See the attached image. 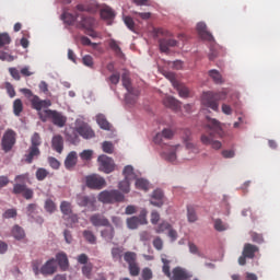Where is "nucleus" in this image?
I'll return each instance as SVG.
<instances>
[{
    "label": "nucleus",
    "instance_id": "c03bdc74",
    "mask_svg": "<svg viewBox=\"0 0 280 280\" xmlns=\"http://www.w3.org/2000/svg\"><path fill=\"white\" fill-rule=\"evenodd\" d=\"M12 235L15 240H23V237H25V231L23 228L15 225L12 229Z\"/></svg>",
    "mask_w": 280,
    "mask_h": 280
},
{
    "label": "nucleus",
    "instance_id": "bb28decb",
    "mask_svg": "<svg viewBox=\"0 0 280 280\" xmlns=\"http://www.w3.org/2000/svg\"><path fill=\"white\" fill-rule=\"evenodd\" d=\"M183 141H184V143H186L187 150H192V152H195V154H197L198 148H196V145H194V143L189 142V141H191V131L189 129L184 130Z\"/></svg>",
    "mask_w": 280,
    "mask_h": 280
},
{
    "label": "nucleus",
    "instance_id": "7c9ffc66",
    "mask_svg": "<svg viewBox=\"0 0 280 280\" xmlns=\"http://www.w3.org/2000/svg\"><path fill=\"white\" fill-rule=\"evenodd\" d=\"M101 19H103V21H113V19H115V11H113L110 9V7H103L101 9Z\"/></svg>",
    "mask_w": 280,
    "mask_h": 280
},
{
    "label": "nucleus",
    "instance_id": "473e14b6",
    "mask_svg": "<svg viewBox=\"0 0 280 280\" xmlns=\"http://www.w3.org/2000/svg\"><path fill=\"white\" fill-rule=\"evenodd\" d=\"M100 202H104V205H113V194L112 190H103L98 195Z\"/></svg>",
    "mask_w": 280,
    "mask_h": 280
},
{
    "label": "nucleus",
    "instance_id": "0e129e2a",
    "mask_svg": "<svg viewBox=\"0 0 280 280\" xmlns=\"http://www.w3.org/2000/svg\"><path fill=\"white\" fill-rule=\"evenodd\" d=\"M82 161H91L93 159V150H84L80 153Z\"/></svg>",
    "mask_w": 280,
    "mask_h": 280
},
{
    "label": "nucleus",
    "instance_id": "c756f323",
    "mask_svg": "<svg viewBox=\"0 0 280 280\" xmlns=\"http://www.w3.org/2000/svg\"><path fill=\"white\" fill-rule=\"evenodd\" d=\"M96 124L102 128V130H110L113 126L110 122H108V119H106V116L104 114H97L96 115Z\"/></svg>",
    "mask_w": 280,
    "mask_h": 280
},
{
    "label": "nucleus",
    "instance_id": "e2e57ef3",
    "mask_svg": "<svg viewBox=\"0 0 280 280\" xmlns=\"http://www.w3.org/2000/svg\"><path fill=\"white\" fill-rule=\"evenodd\" d=\"M48 163L52 170H60V161H58V159L49 156Z\"/></svg>",
    "mask_w": 280,
    "mask_h": 280
},
{
    "label": "nucleus",
    "instance_id": "20e7f679",
    "mask_svg": "<svg viewBox=\"0 0 280 280\" xmlns=\"http://www.w3.org/2000/svg\"><path fill=\"white\" fill-rule=\"evenodd\" d=\"M43 144V139L40 138V133L34 132V135L31 137V145L27 149L24 161L28 165H32L38 156H40V145Z\"/></svg>",
    "mask_w": 280,
    "mask_h": 280
},
{
    "label": "nucleus",
    "instance_id": "de8ad7c7",
    "mask_svg": "<svg viewBox=\"0 0 280 280\" xmlns=\"http://www.w3.org/2000/svg\"><path fill=\"white\" fill-rule=\"evenodd\" d=\"M124 194H121L119 190H112V203L113 202H124L125 200Z\"/></svg>",
    "mask_w": 280,
    "mask_h": 280
},
{
    "label": "nucleus",
    "instance_id": "a878e982",
    "mask_svg": "<svg viewBox=\"0 0 280 280\" xmlns=\"http://www.w3.org/2000/svg\"><path fill=\"white\" fill-rule=\"evenodd\" d=\"M153 207H163V190L155 189L150 201Z\"/></svg>",
    "mask_w": 280,
    "mask_h": 280
},
{
    "label": "nucleus",
    "instance_id": "7ed1b4c3",
    "mask_svg": "<svg viewBox=\"0 0 280 280\" xmlns=\"http://www.w3.org/2000/svg\"><path fill=\"white\" fill-rule=\"evenodd\" d=\"M161 261L163 264L162 266V272L170 280H185L188 279L187 271L180 267H175L173 271H170V265L172 264V260L167 259V256L165 254L161 255Z\"/></svg>",
    "mask_w": 280,
    "mask_h": 280
},
{
    "label": "nucleus",
    "instance_id": "2eb2a0df",
    "mask_svg": "<svg viewBox=\"0 0 280 280\" xmlns=\"http://www.w3.org/2000/svg\"><path fill=\"white\" fill-rule=\"evenodd\" d=\"M94 25L95 19L80 13L79 20H77V27L79 30H93Z\"/></svg>",
    "mask_w": 280,
    "mask_h": 280
},
{
    "label": "nucleus",
    "instance_id": "aec40b11",
    "mask_svg": "<svg viewBox=\"0 0 280 280\" xmlns=\"http://www.w3.org/2000/svg\"><path fill=\"white\" fill-rule=\"evenodd\" d=\"M178 148H180V144L168 147V151L162 152V159L168 163H174L176 161V150H178Z\"/></svg>",
    "mask_w": 280,
    "mask_h": 280
},
{
    "label": "nucleus",
    "instance_id": "864d4df0",
    "mask_svg": "<svg viewBox=\"0 0 280 280\" xmlns=\"http://www.w3.org/2000/svg\"><path fill=\"white\" fill-rule=\"evenodd\" d=\"M214 229L215 231L222 232V231H226L229 229V225L226 223H223L221 219H215Z\"/></svg>",
    "mask_w": 280,
    "mask_h": 280
},
{
    "label": "nucleus",
    "instance_id": "cd10ccee",
    "mask_svg": "<svg viewBox=\"0 0 280 280\" xmlns=\"http://www.w3.org/2000/svg\"><path fill=\"white\" fill-rule=\"evenodd\" d=\"M56 259L61 270H67L69 268V258L65 252L58 253L56 255Z\"/></svg>",
    "mask_w": 280,
    "mask_h": 280
},
{
    "label": "nucleus",
    "instance_id": "dca6fc26",
    "mask_svg": "<svg viewBox=\"0 0 280 280\" xmlns=\"http://www.w3.org/2000/svg\"><path fill=\"white\" fill-rule=\"evenodd\" d=\"M58 270V264L55 258L47 260L40 268V275L44 277H49Z\"/></svg>",
    "mask_w": 280,
    "mask_h": 280
},
{
    "label": "nucleus",
    "instance_id": "f704fd0d",
    "mask_svg": "<svg viewBox=\"0 0 280 280\" xmlns=\"http://www.w3.org/2000/svg\"><path fill=\"white\" fill-rule=\"evenodd\" d=\"M208 75L213 80L214 84H223L224 79H222V74L220 71L212 69L208 72Z\"/></svg>",
    "mask_w": 280,
    "mask_h": 280
},
{
    "label": "nucleus",
    "instance_id": "79ce46f5",
    "mask_svg": "<svg viewBox=\"0 0 280 280\" xmlns=\"http://www.w3.org/2000/svg\"><path fill=\"white\" fill-rule=\"evenodd\" d=\"M109 47L114 51V54H116V56H118L119 58L124 56V52L121 51V47H119V44L117 43V40L110 39Z\"/></svg>",
    "mask_w": 280,
    "mask_h": 280
},
{
    "label": "nucleus",
    "instance_id": "ea45409f",
    "mask_svg": "<svg viewBox=\"0 0 280 280\" xmlns=\"http://www.w3.org/2000/svg\"><path fill=\"white\" fill-rule=\"evenodd\" d=\"M187 220L188 222L198 221V214L196 213V208H194V206H187Z\"/></svg>",
    "mask_w": 280,
    "mask_h": 280
},
{
    "label": "nucleus",
    "instance_id": "6e6552de",
    "mask_svg": "<svg viewBox=\"0 0 280 280\" xmlns=\"http://www.w3.org/2000/svg\"><path fill=\"white\" fill-rule=\"evenodd\" d=\"M14 145H16V131L8 129L2 136L1 148L3 152L8 153Z\"/></svg>",
    "mask_w": 280,
    "mask_h": 280
},
{
    "label": "nucleus",
    "instance_id": "423d86ee",
    "mask_svg": "<svg viewBox=\"0 0 280 280\" xmlns=\"http://www.w3.org/2000/svg\"><path fill=\"white\" fill-rule=\"evenodd\" d=\"M39 119L40 121L51 119L52 124L58 126V128H63L65 124H67V117H65L62 113L54 109H45L44 113H39Z\"/></svg>",
    "mask_w": 280,
    "mask_h": 280
},
{
    "label": "nucleus",
    "instance_id": "0eeeda50",
    "mask_svg": "<svg viewBox=\"0 0 280 280\" xmlns=\"http://www.w3.org/2000/svg\"><path fill=\"white\" fill-rule=\"evenodd\" d=\"M257 253H259V246L252 243H245L243 246L242 256L238 257V265L246 266V260L257 257Z\"/></svg>",
    "mask_w": 280,
    "mask_h": 280
},
{
    "label": "nucleus",
    "instance_id": "ddd939ff",
    "mask_svg": "<svg viewBox=\"0 0 280 280\" xmlns=\"http://www.w3.org/2000/svg\"><path fill=\"white\" fill-rule=\"evenodd\" d=\"M148 210L142 209L139 217H131L127 219L128 229H139V224H148Z\"/></svg>",
    "mask_w": 280,
    "mask_h": 280
},
{
    "label": "nucleus",
    "instance_id": "69168bd1",
    "mask_svg": "<svg viewBox=\"0 0 280 280\" xmlns=\"http://www.w3.org/2000/svg\"><path fill=\"white\" fill-rule=\"evenodd\" d=\"M103 152L106 154H113V150H115V147H113L112 142L105 141L103 142Z\"/></svg>",
    "mask_w": 280,
    "mask_h": 280
},
{
    "label": "nucleus",
    "instance_id": "13d9d810",
    "mask_svg": "<svg viewBox=\"0 0 280 280\" xmlns=\"http://www.w3.org/2000/svg\"><path fill=\"white\" fill-rule=\"evenodd\" d=\"M82 63L84 67H89L90 69H93L95 62L93 61V57L91 55H85L82 58Z\"/></svg>",
    "mask_w": 280,
    "mask_h": 280
},
{
    "label": "nucleus",
    "instance_id": "e433bc0d",
    "mask_svg": "<svg viewBox=\"0 0 280 280\" xmlns=\"http://www.w3.org/2000/svg\"><path fill=\"white\" fill-rule=\"evenodd\" d=\"M60 211L63 214V218H67V215H71V213H73V210L71 208V202L62 201L60 203Z\"/></svg>",
    "mask_w": 280,
    "mask_h": 280
},
{
    "label": "nucleus",
    "instance_id": "39448f33",
    "mask_svg": "<svg viewBox=\"0 0 280 280\" xmlns=\"http://www.w3.org/2000/svg\"><path fill=\"white\" fill-rule=\"evenodd\" d=\"M223 100H226V92H206L202 95L201 102L203 106H207V108H211V110H220V103L223 102Z\"/></svg>",
    "mask_w": 280,
    "mask_h": 280
},
{
    "label": "nucleus",
    "instance_id": "5701e85b",
    "mask_svg": "<svg viewBox=\"0 0 280 280\" xmlns=\"http://www.w3.org/2000/svg\"><path fill=\"white\" fill-rule=\"evenodd\" d=\"M80 19V13L78 11L74 12V15L69 12H63L61 14V21L66 23V25H73V23H78Z\"/></svg>",
    "mask_w": 280,
    "mask_h": 280
},
{
    "label": "nucleus",
    "instance_id": "6ab92c4d",
    "mask_svg": "<svg viewBox=\"0 0 280 280\" xmlns=\"http://www.w3.org/2000/svg\"><path fill=\"white\" fill-rule=\"evenodd\" d=\"M197 32L200 38H202L203 40H213V35L209 31H207V24L205 22H199L197 24Z\"/></svg>",
    "mask_w": 280,
    "mask_h": 280
},
{
    "label": "nucleus",
    "instance_id": "8fccbe9b",
    "mask_svg": "<svg viewBox=\"0 0 280 280\" xmlns=\"http://www.w3.org/2000/svg\"><path fill=\"white\" fill-rule=\"evenodd\" d=\"M124 255V247H114L112 248V257L115 260H120Z\"/></svg>",
    "mask_w": 280,
    "mask_h": 280
},
{
    "label": "nucleus",
    "instance_id": "412c9836",
    "mask_svg": "<svg viewBox=\"0 0 280 280\" xmlns=\"http://www.w3.org/2000/svg\"><path fill=\"white\" fill-rule=\"evenodd\" d=\"M51 148L55 152H58V154H62V151L65 150V140L62 139V136L57 135L52 137Z\"/></svg>",
    "mask_w": 280,
    "mask_h": 280
},
{
    "label": "nucleus",
    "instance_id": "bf43d9fd",
    "mask_svg": "<svg viewBox=\"0 0 280 280\" xmlns=\"http://www.w3.org/2000/svg\"><path fill=\"white\" fill-rule=\"evenodd\" d=\"M49 176V172L46 168H38L36 171L37 180H45Z\"/></svg>",
    "mask_w": 280,
    "mask_h": 280
},
{
    "label": "nucleus",
    "instance_id": "4be33fe9",
    "mask_svg": "<svg viewBox=\"0 0 280 280\" xmlns=\"http://www.w3.org/2000/svg\"><path fill=\"white\" fill-rule=\"evenodd\" d=\"M140 94L141 92H139L138 89L127 91V94L125 96L126 104H129V106L137 104Z\"/></svg>",
    "mask_w": 280,
    "mask_h": 280
},
{
    "label": "nucleus",
    "instance_id": "4c0bfd02",
    "mask_svg": "<svg viewBox=\"0 0 280 280\" xmlns=\"http://www.w3.org/2000/svg\"><path fill=\"white\" fill-rule=\"evenodd\" d=\"M23 113V101L21 98H16L13 102V114L15 117H21V114Z\"/></svg>",
    "mask_w": 280,
    "mask_h": 280
},
{
    "label": "nucleus",
    "instance_id": "72a5a7b5",
    "mask_svg": "<svg viewBox=\"0 0 280 280\" xmlns=\"http://www.w3.org/2000/svg\"><path fill=\"white\" fill-rule=\"evenodd\" d=\"M122 176L126 178V180H135L137 178V175L135 174V168L132 165L125 166L122 171Z\"/></svg>",
    "mask_w": 280,
    "mask_h": 280
},
{
    "label": "nucleus",
    "instance_id": "393cba45",
    "mask_svg": "<svg viewBox=\"0 0 280 280\" xmlns=\"http://www.w3.org/2000/svg\"><path fill=\"white\" fill-rule=\"evenodd\" d=\"M163 137L164 139H173L174 131L172 129H163L162 133H156V136L154 137V143L161 145V143H163Z\"/></svg>",
    "mask_w": 280,
    "mask_h": 280
},
{
    "label": "nucleus",
    "instance_id": "6e6d98bb",
    "mask_svg": "<svg viewBox=\"0 0 280 280\" xmlns=\"http://www.w3.org/2000/svg\"><path fill=\"white\" fill-rule=\"evenodd\" d=\"M92 272H93V264L89 262L82 267V275L88 279H91Z\"/></svg>",
    "mask_w": 280,
    "mask_h": 280
},
{
    "label": "nucleus",
    "instance_id": "1a4fd4ad",
    "mask_svg": "<svg viewBox=\"0 0 280 280\" xmlns=\"http://www.w3.org/2000/svg\"><path fill=\"white\" fill-rule=\"evenodd\" d=\"M97 161L100 172H104V174H112V172H115V161L113 158L103 154L98 156Z\"/></svg>",
    "mask_w": 280,
    "mask_h": 280
},
{
    "label": "nucleus",
    "instance_id": "37998d69",
    "mask_svg": "<svg viewBox=\"0 0 280 280\" xmlns=\"http://www.w3.org/2000/svg\"><path fill=\"white\" fill-rule=\"evenodd\" d=\"M136 189L148 191V189H150V183L144 178H138L136 179Z\"/></svg>",
    "mask_w": 280,
    "mask_h": 280
},
{
    "label": "nucleus",
    "instance_id": "49530a36",
    "mask_svg": "<svg viewBox=\"0 0 280 280\" xmlns=\"http://www.w3.org/2000/svg\"><path fill=\"white\" fill-rule=\"evenodd\" d=\"M128 268H129V275L131 277H139V273L141 272V268L139 267L138 262L128 265Z\"/></svg>",
    "mask_w": 280,
    "mask_h": 280
},
{
    "label": "nucleus",
    "instance_id": "f8f14e48",
    "mask_svg": "<svg viewBox=\"0 0 280 280\" xmlns=\"http://www.w3.org/2000/svg\"><path fill=\"white\" fill-rule=\"evenodd\" d=\"M75 130L83 139H93L95 137V131L89 126V122L80 119L77 120Z\"/></svg>",
    "mask_w": 280,
    "mask_h": 280
},
{
    "label": "nucleus",
    "instance_id": "f03ea898",
    "mask_svg": "<svg viewBox=\"0 0 280 280\" xmlns=\"http://www.w3.org/2000/svg\"><path fill=\"white\" fill-rule=\"evenodd\" d=\"M154 38L159 39V47L162 54H170L172 47H178V40L172 38V33L165 28H153Z\"/></svg>",
    "mask_w": 280,
    "mask_h": 280
},
{
    "label": "nucleus",
    "instance_id": "603ef678",
    "mask_svg": "<svg viewBox=\"0 0 280 280\" xmlns=\"http://www.w3.org/2000/svg\"><path fill=\"white\" fill-rule=\"evenodd\" d=\"M175 89H177L180 97H189V89L187 86L177 83Z\"/></svg>",
    "mask_w": 280,
    "mask_h": 280
},
{
    "label": "nucleus",
    "instance_id": "4d7b16f0",
    "mask_svg": "<svg viewBox=\"0 0 280 280\" xmlns=\"http://www.w3.org/2000/svg\"><path fill=\"white\" fill-rule=\"evenodd\" d=\"M219 56H220V47L212 46L208 55L209 60H215V58H218Z\"/></svg>",
    "mask_w": 280,
    "mask_h": 280
},
{
    "label": "nucleus",
    "instance_id": "9b49d317",
    "mask_svg": "<svg viewBox=\"0 0 280 280\" xmlns=\"http://www.w3.org/2000/svg\"><path fill=\"white\" fill-rule=\"evenodd\" d=\"M97 199L95 196H86V195H77V205L79 207H85L90 211H96L97 207L95 206Z\"/></svg>",
    "mask_w": 280,
    "mask_h": 280
},
{
    "label": "nucleus",
    "instance_id": "052dcab7",
    "mask_svg": "<svg viewBox=\"0 0 280 280\" xmlns=\"http://www.w3.org/2000/svg\"><path fill=\"white\" fill-rule=\"evenodd\" d=\"M172 229V224L167 222H162L158 228L155 229V233H165V231H170Z\"/></svg>",
    "mask_w": 280,
    "mask_h": 280
},
{
    "label": "nucleus",
    "instance_id": "58836bf2",
    "mask_svg": "<svg viewBox=\"0 0 280 280\" xmlns=\"http://www.w3.org/2000/svg\"><path fill=\"white\" fill-rule=\"evenodd\" d=\"M83 237L85 241L89 242V244H97V236H95V233H93V231L84 230Z\"/></svg>",
    "mask_w": 280,
    "mask_h": 280
},
{
    "label": "nucleus",
    "instance_id": "a19ab883",
    "mask_svg": "<svg viewBox=\"0 0 280 280\" xmlns=\"http://www.w3.org/2000/svg\"><path fill=\"white\" fill-rule=\"evenodd\" d=\"M124 259H125L126 264H128V266H130L132 264H137V253L126 252L124 254Z\"/></svg>",
    "mask_w": 280,
    "mask_h": 280
},
{
    "label": "nucleus",
    "instance_id": "c85d7f7f",
    "mask_svg": "<svg viewBox=\"0 0 280 280\" xmlns=\"http://www.w3.org/2000/svg\"><path fill=\"white\" fill-rule=\"evenodd\" d=\"M163 104L166 106V108H171L172 110H178L180 108V102L173 96H166Z\"/></svg>",
    "mask_w": 280,
    "mask_h": 280
},
{
    "label": "nucleus",
    "instance_id": "3c124183",
    "mask_svg": "<svg viewBox=\"0 0 280 280\" xmlns=\"http://www.w3.org/2000/svg\"><path fill=\"white\" fill-rule=\"evenodd\" d=\"M44 209L47 211V213H54L57 209L56 202H54L51 199H47L45 201Z\"/></svg>",
    "mask_w": 280,
    "mask_h": 280
},
{
    "label": "nucleus",
    "instance_id": "774afa93",
    "mask_svg": "<svg viewBox=\"0 0 280 280\" xmlns=\"http://www.w3.org/2000/svg\"><path fill=\"white\" fill-rule=\"evenodd\" d=\"M125 21V25H127L128 30H130L131 32H135V20H132V18L130 16H126L124 19Z\"/></svg>",
    "mask_w": 280,
    "mask_h": 280
},
{
    "label": "nucleus",
    "instance_id": "f3484780",
    "mask_svg": "<svg viewBox=\"0 0 280 280\" xmlns=\"http://www.w3.org/2000/svg\"><path fill=\"white\" fill-rule=\"evenodd\" d=\"M75 10L78 12H89L90 14H95L96 12H100V4L97 1L92 0L88 4H78Z\"/></svg>",
    "mask_w": 280,
    "mask_h": 280
},
{
    "label": "nucleus",
    "instance_id": "9d476101",
    "mask_svg": "<svg viewBox=\"0 0 280 280\" xmlns=\"http://www.w3.org/2000/svg\"><path fill=\"white\" fill-rule=\"evenodd\" d=\"M85 185L89 189H104L106 179L97 174L89 175L85 177Z\"/></svg>",
    "mask_w": 280,
    "mask_h": 280
},
{
    "label": "nucleus",
    "instance_id": "338daca9",
    "mask_svg": "<svg viewBox=\"0 0 280 280\" xmlns=\"http://www.w3.org/2000/svg\"><path fill=\"white\" fill-rule=\"evenodd\" d=\"M142 279L143 280H150L152 279L153 277V273H152V269L145 267L144 269H142V275H141Z\"/></svg>",
    "mask_w": 280,
    "mask_h": 280
},
{
    "label": "nucleus",
    "instance_id": "5fc2aeb1",
    "mask_svg": "<svg viewBox=\"0 0 280 280\" xmlns=\"http://www.w3.org/2000/svg\"><path fill=\"white\" fill-rule=\"evenodd\" d=\"M252 242L255 244H264V235L257 233V232H250L249 233Z\"/></svg>",
    "mask_w": 280,
    "mask_h": 280
},
{
    "label": "nucleus",
    "instance_id": "09e8293b",
    "mask_svg": "<svg viewBox=\"0 0 280 280\" xmlns=\"http://www.w3.org/2000/svg\"><path fill=\"white\" fill-rule=\"evenodd\" d=\"M12 43V38L8 33H0V47H5V45H10Z\"/></svg>",
    "mask_w": 280,
    "mask_h": 280
},
{
    "label": "nucleus",
    "instance_id": "f257e3e1",
    "mask_svg": "<svg viewBox=\"0 0 280 280\" xmlns=\"http://www.w3.org/2000/svg\"><path fill=\"white\" fill-rule=\"evenodd\" d=\"M206 126V133L201 135L200 141L203 145H211L212 150H220L222 148V142L214 140L215 137L222 139L224 137V129H222V124L215 118H209Z\"/></svg>",
    "mask_w": 280,
    "mask_h": 280
},
{
    "label": "nucleus",
    "instance_id": "2f4dec72",
    "mask_svg": "<svg viewBox=\"0 0 280 280\" xmlns=\"http://www.w3.org/2000/svg\"><path fill=\"white\" fill-rule=\"evenodd\" d=\"M109 228L101 231V237L106 242H113L115 240V228L113 225H108Z\"/></svg>",
    "mask_w": 280,
    "mask_h": 280
},
{
    "label": "nucleus",
    "instance_id": "4468645a",
    "mask_svg": "<svg viewBox=\"0 0 280 280\" xmlns=\"http://www.w3.org/2000/svg\"><path fill=\"white\" fill-rule=\"evenodd\" d=\"M31 106L34 110H37V115L40 117V113H45V109L51 106V100H40L38 95L33 96L31 98Z\"/></svg>",
    "mask_w": 280,
    "mask_h": 280
},
{
    "label": "nucleus",
    "instance_id": "680f3d73",
    "mask_svg": "<svg viewBox=\"0 0 280 280\" xmlns=\"http://www.w3.org/2000/svg\"><path fill=\"white\" fill-rule=\"evenodd\" d=\"M27 189V186L25 184H15L13 186V194L19 195V194H24L25 190Z\"/></svg>",
    "mask_w": 280,
    "mask_h": 280
},
{
    "label": "nucleus",
    "instance_id": "b1692460",
    "mask_svg": "<svg viewBox=\"0 0 280 280\" xmlns=\"http://www.w3.org/2000/svg\"><path fill=\"white\" fill-rule=\"evenodd\" d=\"M75 165H78V153L71 151L65 160V167L66 170H73Z\"/></svg>",
    "mask_w": 280,
    "mask_h": 280
},
{
    "label": "nucleus",
    "instance_id": "a18cd8bd",
    "mask_svg": "<svg viewBox=\"0 0 280 280\" xmlns=\"http://www.w3.org/2000/svg\"><path fill=\"white\" fill-rule=\"evenodd\" d=\"M130 180L132 179H124L118 184V188L120 189V191H122L124 194H130Z\"/></svg>",
    "mask_w": 280,
    "mask_h": 280
},
{
    "label": "nucleus",
    "instance_id": "a211bd4d",
    "mask_svg": "<svg viewBox=\"0 0 280 280\" xmlns=\"http://www.w3.org/2000/svg\"><path fill=\"white\" fill-rule=\"evenodd\" d=\"M90 222L93 226H110V221L102 213H95L90 217Z\"/></svg>",
    "mask_w": 280,
    "mask_h": 280
},
{
    "label": "nucleus",
    "instance_id": "c9c22d12",
    "mask_svg": "<svg viewBox=\"0 0 280 280\" xmlns=\"http://www.w3.org/2000/svg\"><path fill=\"white\" fill-rule=\"evenodd\" d=\"M121 82L127 92L135 90V88H132V82L130 81V73L124 72L121 74Z\"/></svg>",
    "mask_w": 280,
    "mask_h": 280
}]
</instances>
